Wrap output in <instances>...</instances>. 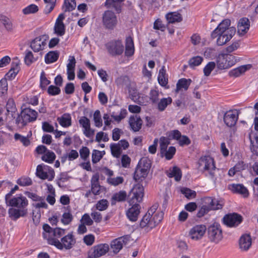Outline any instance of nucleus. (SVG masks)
<instances>
[{
    "label": "nucleus",
    "mask_w": 258,
    "mask_h": 258,
    "mask_svg": "<svg viewBox=\"0 0 258 258\" xmlns=\"http://www.w3.org/2000/svg\"><path fill=\"white\" fill-rule=\"evenodd\" d=\"M231 21L229 19H224L212 32L211 37L213 39L218 37L217 43L218 45L222 46L225 44L235 35L236 29L233 27H229Z\"/></svg>",
    "instance_id": "f257e3e1"
},
{
    "label": "nucleus",
    "mask_w": 258,
    "mask_h": 258,
    "mask_svg": "<svg viewBox=\"0 0 258 258\" xmlns=\"http://www.w3.org/2000/svg\"><path fill=\"white\" fill-rule=\"evenodd\" d=\"M143 191V187L139 185L137 187L134 188L130 194L129 196H131L132 195L133 196L129 201V203L133 206L127 211L126 216L130 221L137 220L138 216L140 213V206L139 204L135 203V201L137 202L142 201L144 195Z\"/></svg>",
    "instance_id": "f03ea898"
},
{
    "label": "nucleus",
    "mask_w": 258,
    "mask_h": 258,
    "mask_svg": "<svg viewBox=\"0 0 258 258\" xmlns=\"http://www.w3.org/2000/svg\"><path fill=\"white\" fill-rule=\"evenodd\" d=\"M198 168L203 172H207L205 175L215 182L216 172L219 169L216 167L213 158L209 156L201 157L198 161Z\"/></svg>",
    "instance_id": "7ed1b4c3"
},
{
    "label": "nucleus",
    "mask_w": 258,
    "mask_h": 258,
    "mask_svg": "<svg viewBox=\"0 0 258 258\" xmlns=\"http://www.w3.org/2000/svg\"><path fill=\"white\" fill-rule=\"evenodd\" d=\"M163 217V213H158L153 215V217L149 214H146L140 221V227L148 232L155 228L161 221Z\"/></svg>",
    "instance_id": "20e7f679"
},
{
    "label": "nucleus",
    "mask_w": 258,
    "mask_h": 258,
    "mask_svg": "<svg viewBox=\"0 0 258 258\" xmlns=\"http://www.w3.org/2000/svg\"><path fill=\"white\" fill-rule=\"evenodd\" d=\"M76 243V240L72 232L62 237L60 240L52 239L49 240V244L55 246L59 250H70L74 246Z\"/></svg>",
    "instance_id": "39448f33"
},
{
    "label": "nucleus",
    "mask_w": 258,
    "mask_h": 258,
    "mask_svg": "<svg viewBox=\"0 0 258 258\" xmlns=\"http://www.w3.org/2000/svg\"><path fill=\"white\" fill-rule=\"evenodd\" d=\"M204 205L197 213V216L201 218L204 216L210 210H216L221 209L223 205L215 199L211 197H206L203 200Z\"/></svg>",
    "instance_id": "423d86ee"
},
{
    "label": "nucleus",
    "mask_w": 258,
    "mask_h": 258,
    "mask_svg": "<svg viewBox=\"0 0 258 258\" xmlns=\"http://www.w3.org/2000/svg\"><path fill=\"white\" fill-rule=\"evenodd\" d=\"M37 116V112L35 110L30 108H25L21 111L20 114H18L16 119V123L23 127L28 122L35 120Z\"/></svg>",
    "instance_id": "0eeeda50"
},
{
    "label": "nucleus",
    "mask_w": 258,
    "mask_h": 258,
    "mask_svg": "<svg viewBox=\"0 0 258 258\" xmlns=\"http://www.w3.org/2000/svg\"><path fill=\"white\" fill-rule=\"evenodd\" d=\"M207 230L208 238L211 241L218 243L223 238L222 231L219 224L215 223Z\"/></svg>",
    "instance_id": "6e6552de"
},
{
    "label": "nucleus",
    "mask_w": 258,
    "mask_h": 258,
    "mask_svg": "<svg viewBox=\"0 0 258 258\" xmlns=\"http://www.w3.org/2000/svg\"><path fill=\"white\" fill-rule=\"evenodd\" d=\"M105 46L111 56L120 55L124 51V46L120 40L110 41L106 44Z\"/></svg>",
    "instance_id": "1a4fd4ad"
},
{
    "label": "nucleus",
    "mask_w": 258,
    "mask_h": 258,
    "mask_svg": "<svg viewBox=\"0 0 258 258\" xmlns=\"http://www.w3.org/2000/svg\"><path fill=\"white\" fill-rule=\"evenodd\" d=\"M102 22L106 29L112 30L117 25V17L114 12L107 10L103 14Z\"/></svg>",
    "instance_id": "9d476101"
},
{
    "label": "nucleus",
    "mask_w": 258,
    "mask_h": 258,
    "mask_svg": "<svg viewBox=\"0 0 258 258\" xmlns=\"http://www.w3.org/2000/svg\"><path fill=\"white\" fill-rule=\"evenodd\" d=\"M36 175L42 179H47L52 180L54 177V170L45 165H39L36 169Z\"/></svg>",
    "instance_id": "9b49d317"
},
{
    "label": "nucleus",
    "mask_w": 258,
    "mask_h": 258,
    "mask_svg": "<svg viewBox=\"0 0 258 258\" xmlns=\"http://www.w3.org/2000/svg\"><path fill=\"white\" fill-rule=\"evenodd\" d=\"M6 203L8 206L17 207L20 209H27L26 207L28 205L27 199L22 195H19L17 197L11 198L6 201Z\"/></svg>",
    "instance_id": "f8f14e48"
},
{
    "label": "nucleus",
    "mask_w": 258,
    "mask_h": 258,
    "mask_svg": "<svg viewBox=\"0 0 258 258\" xmlns=\"http://www.w3.org/2000/svg\"><path fill=\"white\" fill-rule=\"evenodd\" d=\"M206 230V225L204 224L196 225L190 229L188 235L191 239L199 240L203 238Z\"/></svg>",
    "instance_id": "ddd939ff"
},
{
    "label": "nucleus",
    "mask_w": 258,
    "mask_h": 258,
    "mask_svg": "<svg viewBox=\"0 0 258 258\" xmlns=\"http://www.w3.org/2000/svg\"><path fill=\"white\" fill-rule=\"evenodd\" d=\"M238 116L239 112L236 109L227 111L224 115V122L228 127L234 126L237 121Z\"/></svg>",
    "instance_id": "4468645a"
},
{
    "label": "nucleus",
    "mask_w": 258,
    "mask_h": 258,
    "mask_svg": "<svg viewBox=\"0 0 258 258\" xmlns=\"http://www.w3.org/2000/svg\"><path fill=\"white\" fill-rule=\"evenodd\" d=\"M223 221L228 227H236L242 221V217L240 215L234 213L225 215Z\"/></svg>",
    "instance_id": "2eb2a0df"
},
{
    "label": "nucleus",
    "mask_w": 258,
    "mask_h": 258,
    "mask_svg": "<svg viewBox=\"0 0 258 258\" xmlns=\"http://www.w3.org/2000/svg\"><path fill=\"white\" fill-rule=\"evenodd\" d=\"M232 57L228 54L222 53L219 54L217 58V67L221 70L228 69L235 63V60H228V58Z\"/></svg>",
    "instance_id": "dca6fc26"
},
{
    "label": "nucleus",
    "mask_w": 258,
    "mask_h": 258,
    "mask_svg": "<svg viewBox=\"0 0 258 258\" xmlns=\"http://www.w3.org/2000/svg\"><path fill=\"white\" fill-rule=\"evenodd\" d=\"M129 239L128 235H125L112 240L110 244L111 250L114 253H117L122 249L123 245L127 243Z\"/></svg>",
    "instance_id": "f3484780"
},
{
    "label": "nucleus",
    "mask_w": 258,
    "mask_h": 258,
    "mask_svg": "<svg viewBox=\"0 0 258 258\" xmlns=\"http://www.w3.org/2000/svg\"><path fill=\"white\" fill-rule=\"evenodd\" d=\"M108 250L106 244H99L94 246L88 252L89 258H98L104 255Z\"/></svg>",
    "instance_id": "a211bd4d"
},
{
    "label": "nucleus",
    "mask_w": 258,
    "mask_h": 258,
    "mask_svg": "<svg viewBox=\"0 0 258 258\" xmlns=\"http://www.w3.org/2000/svg\"><path fill=\"white\" fill-rule=\"evenodd\" d=\"M48 39L47 35H42L35 38L31 43V48L35 52H38L43 49L46 44V41Z\"/></svg>",
    "instance_id": "6ab92c4d"
},
{
    "label": "nucleus",
    "mask_w": 258,
    "mask_h": 258,
    "mask_svg": "<svg viewBox=\"0 0 258 258\" xmlns=\"http://www.w3.org/2000/svg\"><path fill=\"white\" fill-rule=\"evenodd\" d=\"M6 109L8 114L6 117L5 120H7L8 118H10L11 120L15 118L18 113H17V109L13 99L10 98L8 99L6 104Z\"/></svg>",
    "instance_id": "aec40b11"
},
{
    "label": "nucleus",
    "mask_w": 258,
    "mask_h": 258,
    "mask_svg": "<svg viewBox=\"0 0 258 258\" xmlns=\"http://www.w3.org/2000/svg\"><path fill=\"white\" fill-rule=\"evenodd\" d=\"M251 238L250 234H243L239 240V248L242 251H247L251 247Z\"/></svg>",
    "instance_id": "412c9836"
},
{
    "label": "nucleus",
    "mask_w": 258,
    "mask_h": 258,
    "mask_svg": "<svg viewBox=\"0 0 258 258\" xmlns=\"http://www.w3.org/2000/svg\"><path fill=\"white\" fill-rule=\"evenodd\" d=\"M65 234V229L60 228H54L52 231V236H47L46 233L43 234V236L44 239L47 240V242L49 244V240L50 239H55L56 240H59L58 239L64 236Z\"/></svg>",
    "instance_id": "4be33fe9"
},
{
    "label": "nucleus",
    "mask_w": 258,
    "mask_h": 258,
    "mask_svg": "<svg viewBox=\"0 0 258 258\" xmlns=\"http://www.w3.org/2000/svg\"><path fill=\"white\" fill-rule=\"evenodd\" d=\"M129 124L131 129L135 132H138L141 128L143 121L140 116H131L129 119Z\"/></svg>",
    "instance_id": "5701e85b"
},
{
    "label": "nucleus",
    "mask_w": 258,
    "mask_h": 258,
    "mask_svg": "<svg viewBox=\"0 0 258 258\" xmlns=\"http://www.w3.org/2000/svg\"><path fill=\"white\" fill-rule=\"evenodd\" d=\"M230 189L234 192L242 195L244 198L249 196V192L246 187L242 184H232Z\"/></svg>",
    "instance_id": "b1692460"
},
{
    "label": "nucleus",
    "mask_w": 258,
    "mask_h": 258,
    "mask_svg": "<svg viewBox=\"0 0 258 258\" xmlns=\"http://www.w3.org/2000/svg\"><path fill=\"white\" fill-rule=\"evenodd\" d=\"M9 216L14 220L18 219L20 217L25 216L27 213V209H15L11 208L9 210Z\"/></svg>",
    "instance_id": "393cba45"
},
{
    "label": "nucleus",
    "mask_w": 258,
    "mask_h": 258,
    "mask_svg": "<svg viewBox=\"0 0 258 258\" xmlns=\"http://www.w3.org/2000/svg\"><path fill=\"white\" fill-rule=\"evenodd\" d=\"M91 191L94 195H99L100 194L101 186L99 183V175H93L91 180Z\"/></svg>",
    "instance_id": "a878e982"
},
{
    "label": "nucleus",
    "mask_w": 258,
    "mask_h": 258,
    "mask_svg": "<svg viewBox=\"0 0 258 258\" xmlns=\"http://www.w3.org/2000/svg\"><path fill=\"white\" fill-rule=\"evenodd\" d=\"M16 61H13L12 63V68L9 72L6 74V77L9 80H12L18 74L19 69V62L18 59L15 58Z\"/></svg>",
    "instance_id": "bb28decb"
},
{
    "label": "nucleus",
    "mask_w": 258,
    "mask_h": 258,
    "mask_svg": "<svg viewBox=\"0 0 258 258\" xmlns=\"http://www.w3.org/2000/svg\"><path fill=\"white\" fill-rule=\"evenodd\" d=\"M135 47L134 41L131 37H127L125 40V55L130 57L134 54Z\"/></svg>",
    "instance_id": "cd10ccee"
},
{
    "label": "nucleus",
    "mask_w": 258,
    "mask_h": 258,
    "mask_svg": "<svg viewBox=\"0 0 258 258\" xmlns=\"http://www.w3.org/2000/svg\"><path fill=\"white\" fill-rule=\"evenodd\" d=\"M191 83V80L190 79L182 78L179 79L176 84V92L178 93L181 90L186 91L188 89L189 85Z\"/></svg>",
    "instance_id": "c85d7f7f"
},
{
    "label": "nucleus",
    "mask_w": 258,
    "mask_h": 258,
    "mask_svg": "<svg viewBox=\"0 0 258 258\" xmlns=\"http://www.w3.org/2000/svg\"><path fill=\"white\" fill-rule=\"evenodd\" d=\"M250 65H243L231 70L229 75L230 77H237L244 74L247 70L250 69Z\"/></svg>",
    "instance_id": "c756f323"
},
{
    "label": "nucleus",
    "mask_w": 258,
    "mask_h": 258,
    "mask_svg": "<svg viewBox=\"0 0 258 258\" xmlns=\"http://www.w3.org/2000/svg\"><path fill=\"white\" fill-rule=\"evenodd\" d=\"M166 18L169 23L180 22L182 20L181 15L177 12H171L167 14Z\"/></svg>",
    "instance_id": "7c9ffc66"
},
{
    "label": "nucleus",
    "mask_w": 258,
    "mask_h": 258,
    "mask_svg": "<svg viewBox=\"0 0 258 258\" xmlns=\"http://www.w3.org/2000/svg\"><path fill=\"white\" fill-rule=\"evenodd\" d=\"M148 172L141 167V165L140 167H138L134 173V178L136 181H139L145 179L147 176Z\"/></svg>",
    "instance_id": "2f4dec72"
},
{
    "label": "nucleus",
    "mask_w": 258,
    "mask_h": 258,
    "mask_svg": "<svg viewBox=\"0 0 258 258\" xmlns=\"http://www.w3.org/2000/svg\"><path fill=\"white\" fill-rule=\"evenodd\" d=\"M172 99L171 97L163 98L157 102V108L160 111H163L168 105L171 104Z\"/></svg>",
    "instance_id": "473e14b6"
},
{
    "label": "nucleus",
    "mask_w": 258,
    "mask_h": 258,
    "mask_svg": "<svg viewBox=\"0 0 258 258\" xmlns=\"http://www.w3.org/2000/svg\"><path fill=\"white\" fill-rule=\"evenodd\" d=\"M167 176L169 178L174 177L177 181L180 180L182 176V173L180 169L177 166H174L171 172H166Z\"/></svg>",
    "instance_id": "72a5a7b5"
},
{
    "label": "nucleus",
    "mask_w": 258,
    "mask_h": 258,
    "mask_svg": "<svg viewBox=\"0 0 258 258\" xmlns=\"http://www.w3.org/2000/svg\"><path fill=\"white\" fill-rule=\"evenodd\" d=\"M126 198V193L125 191L120 190L114 194L111 198L112 204H115L117 202L125 201Z\"/></svg>",
    "instance_id": "f704fd0d"
},
{
    "label": "nucleus",
    "mask_w": 258,
    "mask_h": 258,
    "mask_svg": "<svg viewBox=\"0 0 258 258\" xmlns=\"http://www.w3.org/2000/svg\"><path fill=\"white\" fill-rule=\"evenodd\" d=\"M57 121L62 126L69 127L71 125V116L69 113H64L57 118Z\"/></svg>",
    "instance_id": "c9c22d12"
},
{
    "label": "nucleus",
    "mask_w": 258,
    "mask_h": 258,
    "mask_svg": "<svg viewBox=\"0 0 258 258\" xmlns=\"http://www.w3.org/2000/svg\"><path fill=\"white\" fill-rule=\"evenodd\" d=\"M59 57V53L57 51H51L46 53L45 56L46 63H51L56 61Z\"/></svg>",
    "instance_id": "e433bc0d"
},
{
    "label": "nucleus",
    "mask_w": 258,
    "mask_h": 258,
    "mask_svg": "<svg viewBox=\"0 0 258 258\" xmlns=\"http://www.w3.org/2000/svg\"><path fill=\"white\" fill-rule=\"evenodd\" d=\"M0 21L4 26L6 29L11 31L13 29V26L11 20L4 15H0Z\"/></svg>",
    "instance_id": "4c0bfd02"
},
{
    "label": "nucleus",
    "mask_w": 258,
    "mask_h": 258,
    "mask_svg": "<svg viewBox=\"0 0 258 258\" xmlns=\"http://www.w3.org/2000/svg\"><path fill=\"white\" fill-rule=\"evenodd\" d=\"M124 0H106L105 2V6L107 8L112 6L114 8L117 13H119L121 12V6L120 5L116 3H120Z\"/></svg>",
    "instance_id": "58836bf2"
},
{
    "label": "nucleus",
    "mask_w": 258,
    "mask_h": 258,
    "mask_svg": "<svg viewBox=\"0 0 258 258\" xmlns=\"http://www.w3.org/2000/svg\"><path fill=\"white\" fill-rule=\"evenodd\" d=\"M160 155L167 149L168 146L170 144L169 139L161 137L159 139Z\"/></svg>",
    "instance_id": "ea45409f"
},
{
    "label": "nucleus",
    "mask_w": 258,
    "mask_h": 258,
    "mask_svg": "<svg viewBox=\"0 0 258 258\" xmlns=\"http://www.w3.org/2000/svg\"><path fill=\"white\" fill-rule=\"evenodd\" d=\"M105 154V151H100L97 150H93L92 154V161L96 164L98 162Z\"/></svg>",
    "instance_id": "a19ab883"
},
{
    "label": "nucleus",
    "mask_w": 258,
    "mask_h": 258,
    "mask_svg": "<svg viewBox=\"0 0 258 258\" xmlns=\"http://www.w3.org/2000/svg\"><path fill=\"white\" fill-rule=\"evenodd\" d=\"M14 139L16 141H20L25 147H27L30 144V141L28 136H23L18 133L15 134Z\"/></svg>",
    "instance_id": "79ce46f5"
},
{
    "label": "nucleus",
    "mask_w": 258,
    "mask_h": 258,
    "mask_svg": "<svg viewBox=\"0 0 258 258\" xmlns=\"http://www.w3.org/2000/svg\"><path fill=\"white\" fill-rule=\"evenodd\" d=\"M56 156L55 154L49 150H48L41 157V159L43 161L49 163H52L54 161Z\"/></svg>",
    "instance_id": "37998d69"
},
{
    "label": "nucleus",
    "mask_w": 258,
    "mask_h": 258,
    "mask_svg": "<svg viewBox=\"0 0 258 258\" xmlns=\"http://www.w3.org/2000/svg\"><path fill=\"white\" fill-rule=\"evenodd\" d=\"M176 152V148L175 147L170 146L167 149L165 152L163 153L160 156L162 157H165L166 159L169 160H171Z\"/></svg>",
    "instance_id": "c03bdc74"
},
{
    "label": "nucleus",
    "mask_w": 258,
    "mask_h": 258,
    "mask_svg": "<svg viewBox=\"0 0 258 258\" xmlns=\"http://www.w3.org/2000/svg\"><path fill=\"white\" fill-rule=\"evenodd\" d=\"M110 149L112 155L115 158H119L121 154V150L118 145L112 143L110 145Z\"/></svg>",
    "instance_id": "a18cd8bd"
},
{
    "label": "nucleus",
    "mask_w": 258,
    "mask_h": 258,
    "mask_svg": "<svg viewBox=\"0 0 258 258\" xmlns=\"http://www.w3.org/2000/svg\"><path fill=\"white\" fill-rule=\"evenodd\" d=\"M38 7L35 4H31L26 7L23 10V13L25 15L34 14L38 11Z\"/></svg>",
    "instance_id": "49530a36"
},
{
    "label": "nucleus",
    "mask_w": 258,
    "mask_h": 258,
    "mask_svg": "<svg viewBox=\"0 0 258 258\" xmlns=\"http://www.w3.org/2000/svg\"><path fill=\"white\" fill-rule=\"evenodd\" d=\"M149 98L153 104H156L159 101V92L155 89L151 90Z\"/></svg>",
    "instance_id": "de8ad7c7"
},
{
    "label": "nucleus",
    "mask_w": 258,
    "mask_h": 258,
    "mask_svg": "<svg viewBox=\"0 0 258 258\" xmlns=\"http://www.w3.org/2000/svg\"><path fill=\"white\" fill-rule=\"evenodd\" d=\"M63 6L65 7V12H71L74 10L76 7L75 0H64Z\"/></svg>",
    "instance_id": "09e8293b"
},
{
    "label": "nucleus",
    "mask_w": 258,
    "mask_h": 258,
    "mask_svg": "<svg viewBox=\"0 0 258 258\" xmlns=\"http://www.w3.org/2000/svg\"><path fill=\"white\" fill-rule=\"evenodd\" d=\"M17 183L20 186H26L31 185L32 184V181L30 178L23 176L17 180Z\"/></svg>",
    "instance_id": "8fccbe9b"
},
{
    "label": "nucleus",
    "mask_w": 258,
    "mask_h": 258,
    "mask_svg": "<svg viewBox=\"0 0 258 258\" xmlns=\"http://www.w3.org/2000/svg\"><path fill=\"white\" fill-rule=\"evenodd\" d=\"M203 60V57L197 56L191 58L188 61L189 66L191 68L199 66Z\"/></svg>",
    "instance_id": "3c124183"
},
{
    "label": "nucleus",
    "mask_w": 258,
    "mask_h": 258,
    "mask_svg": "<svg viewBox=\"0 0 258 258\" xmlns=\"http://www.w3.org/2000/svg\"><path fill=\"white\" fill-rule=\"evenodd\" d=\"M93 120L95 125L96 127H101L102 125V120L101 119L100 112L99 110H96L93 115Z\"/></svg>",
    "instance_id": "603ef678"
},
{
    "label": "nucleus",
    "mask_w": 258,
    "mask_h": 258,
    "mask_svg": "<svg viewBox=\"0 0 258 258\" xmlns=\"http://www.w3.org/2000/svg\"><path fill=\"white\" fill-rule=\"evenodd\" d=\"M24 60L25 63L27 65L29 66L33 62H34L36 60V59L34 58L33 53L31 51L26 50L25 51Z\"/></svg>",
    "instance_id": "864d4df0"
},
{
    "label": "nucleus",
    "mask_w": 258,
    "mask_h": 258,
    "mask_svg": "<svg viewBox=\"0 0 258 258\" xmlns=\"http://www.w3.org/2000/svg\"><path fill=\"white\" fill-rule=\"evenodd\" d=\"M54 31L59 36H62L65 33V27L63 23H55Z\"/></svg>",
    "instance_id": "5fc2aeb1"
},
{
    "label": "nucleus",
    "mask_w": 258,
    "mask_h": 258,
    "mask_svg": "<svg viewBox=\"0 0 258 258\" xmlns=\"http://www.w3.org/2000/svg\"><path fill=\"white\" fill-rule=\"evenodd\" d=\"M216 63L213 61L209 62L204 68L203 72L205 76H209L211 72L215 69Z\"/></svg>",
    "instance_id": "6e6d98bb"
},
{
    "label": "nucleus",
    "mask_w": 258,
    "mask_h": 258,
    "mask_svg": "<svg viewBox=\"0 0 258 258\" xmlns=\"http://www.w3.org/2000/svg\"><path fill=\"white\" fill-rule=\"evenodd\" d=\"M123 178L121 176H118L115 178L109 177L107 178L108 182L111 185L116 186L122 183L123 182Z\"/></svg>",
    "instance_id": "4d7b16f0"
},
{
    "label": "nucleus",
    "mask_w": 258,
    "mask_h": 258,
    "mask_svg": "<svg viewBox=\"0 0 258 258\" xmlns=\"http://www.w3.org/2000/svg\"><path fill=\"white\" fill-rule=\"evenodd\" d=\"M79 152L81 158L84 161L87 160L89 158L90 155V150L88 147H83L81 149H80Z\"/></svg>",
    "instance_id": "13d9d810"
},
{
    "label": "nucleus",
    "mask_w": 258,
    "mask_h": 258,
    "mask_svg": "<svg viewBox=\"0 0 258 258\" xmlns=\"http://www.w3.org/2000/svg\"><path fill=\"white\" fill-rule=\"evenodd\" d=\"M48 93L51 96L58 95L60 93V89L56 86L50 85L47 89Z\"/></svg>",
    "instance_id": "bf43d9fd"
},
{
    "label": "nucleus",
    "mask_w": 258,
    "mask_h": 258,
    "mask_svg": "<svg viewBox=\"0 0 258 258\" xmlns=\"http://www.w3.org/2000/svg\"><path fill=\"white\" fill-rule=\"evenodd\" d=\"M50 83V81L48 80L45 77V74L42 71L40 75V87L42 89L46 88V86Z\"/></svg>",
    "instance_id": "052dcab7"
},
{
    "label": "nucleus",
    "mask_w": 258,
    "mask_h": 258,
    "mask_svg": "<svg viewBox=\"0 0 258 258\" xmlns=\"http://www.w3.org/2000/svg\"><path fill=\"white\" fill-rule=\"evenodd\" d=\"M73 220V216L70 213L65 212L62 215V218L61 220V222L64 225L70 224Z\"/></svg>",
    "instance_id": "680f3d73"
},
{
    "label": "nucleus",
    "mask_w": 258,
    "mask_h": 258,
    "mask_svg": "<svg viewBox=\"0 0 258 258\" xmlns=\"http://www.w3.org/2000/svg\"><path fill=\"white\" fill-rule=\"evenodd\" d=\"M108 207V201L106 200H101L97 202L96 208L99 211H103Z\"/></svg>",
    "instance_id": "e2e57ef3"
},
{
    "label": "nucleus",
    "mask_w": 258,
    "mask_h": 258,
    "mask_svg": "<svg viewBox=\"0 0 258 258\" xmlns=\"http://www.w3.org/2000/svg\"><path fill=\"white\" fill-rule=\"evenodd\" d=\"M182 192L188 199L195 198L196 196L195 191L192 190L189 188H185L182 190Z\"/></svg>",
    "instance_id": "0e129e2a"
},
{
    "label": "nucleus",
    "mask_w": 258,
    "mask_h": 258,
    "mask_svg": "<svg viewBox=\"0 0 258 258\" xmlns=\"http://www.w3.org/2000/svg\"><path fill=\"white\" fill-rule=\"evenodd\" d=\"M80 125L83 128L91 126L90 120L86 116L81 117L79 120Z\"/></svg>",
    "instance_id": "69168bd1"
},
{
    "label": "nucleus",
    "mask_w": 258,
    "mask_h": 258,
    "mask_svg": "<svg viewBox=\"0 0 258 258\" xmlns=\"http://www.w3.org/2000/svg\"><path fill=\"white\" fill-rule=\"evenodd\" d=\"M81 222L88 226H91L93 223V221L88 214H85L82 216Z\"/></svg>",
    "instance_id": "338daca9"
},
{
    "label": "nucleus",
    "mask_w": 258,
    "mask_h": 258,
    "mask_svg": "<svg viewBox=\"0 0 258 258\" xmlns=\"http://www.w3.org/2000/svg\"><path fill=\"white\" fill-rule=\"evenodd\" d=\"M131 158L127 155H123L121 157V162L123 167H128L131 163Z\"/></svg>",
    "instance_id": "774afa93"
}]
</instances>
